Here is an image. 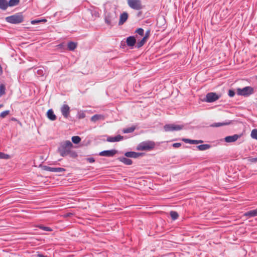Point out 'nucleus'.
<instances>
[{
    "instance_id": "37",
    "label": "nucleus",
    "mask_w": 257,
    "mask_h": 257,
    "mask_svg": "<svg viewBox=\"0 0 257 257\" xmlns=\"http://www.w3.org/2000/svg\"><path fill=\"white\" fill-rule=\"evenodd\" d=\"M136 33H138L141 36H143L144 34V31L142 28H139L136 30Z\"/></svg>"
},
{
    "instance_id": "34",
    "label": "nucleus",
    "mask_w": 257,
    "mask_h": 257,
    "mask_svg": "<svg viewBox=\"0 0 257 257\" xmlns=\"http://www.w3.org/2000/svg\"><path fill=\"white\" fill-rule=\"evenodd\" d=\"M47 20L46 19H42V20H35L31 21V24L33 25H35L37 23H39L40 22H46Z\"/></svg>"
},
{
    "instance_id": "25",
    "label": "nucleus",
    "mask_w": 257,
    "mask_h": 257,
    "mask_svg": "<svg viewBox=\"0 0 257 257\" xmlns=\"http://www.w3.org/2000/svg\"><path fill=\"white\" fill-rule=\"evenodd\" d=\"M20 0H10L8 3V7H14L19 5Z\"/></svg>"
},
{
    "instance_id": "18",
    "label": "nucleus",
    "mask_w": 257,
    "mask_h": 257,
    "mask_svg": "<svg viewBox=\"0 0 257 257\" xmlns=\"http://www.w3.org/2000/svg\"><path fill=\"white\" fill-rule=\"evenodd\" d=\"M244 215L249 217L257 216V208L254 210H250L244 214Z\"/></svg>"
},
{
    "instance_id": "7",
    "label": "nucleus",
    "mask_w": 257,
    "mask_h": 257,
    "mask_svg": "<svg viewBox=\"0 0 257 257\" xmlns=\"http://www.w3.org/2000/svg\"><path fill=\"white\" fill-rule=\"evenodd\" d=\"M183 128V125H175L173 124H166L164 127V130L166 132H172L174 131H179Z\"/></svg>"
},
{
    "instance_id": "41",
    "label": "nucleus",
    "mask_w": 257,
    "mask_h": 257,
    "mask_svg": "<svg viewBox=\"0 0 257 257\" xmlns=\"http://www.w3.org/2000/svg\"><path fill=\"white\" fill-rule=\"evenodd\" d=\"M235 95V92H234L233 90H229L228 91V95L230 96V97H233Z\"/></svg>"
},
{
    "instance_id": "39",
    "label": "nucleus",
    "mask_w": 257,
    "mask_h": 257,
    "mask_svg": "<svg viewBox=\"0 0 257 257\" xmlns=\"http://www.w3.org/2000/svg\"><path fill=\"white\" fill-rule=\"evenodd\" d=\"M85 117V114L83 112H80L78 113V118L79 119L84 118Z\"/></svg>"
},
{
    "instance_id": "3",
    "label": "nucleus",
    "mask_w": 257,
    "mask_h": 257,
    "mask_svg": "<svg viewBox=\"0 0 257 257\" xmlns=\"http://www.w3.org/2000/svg\"><path fill=\"white\" fill-rule=\"evenodd\" d=\"M155 143L153 141L144 142L140 143L137 147L139 151H150L155 148Z\"/></svg>"
},
{
    "instance_id": "15",
    "label": "nucleus",
    "mask_w": 257,
    "mask_h": 257,
    "mask_svg": "<svg viewBox=\"0 0 257 257\" xmlns=\"http://www.w3.org/2000/svg\"><path fill=\"white\" fill-rule=\"evenodd\" d=\"M123 137L120 135H117L114 137H108L107 141L109 142H119L123 139Z\"/></svg>"
},
{
    "instance_id": "44",
    "label": "nucleus",
    "mask_w": 257,
    "mask_h": 257,
    "mask_svg": "<svg viewBox=\"0 0 257 257\" xmlns=\"http://www.w3.org/2000/svg\"><path fill=\"white\" fill-rule=\"evenodd\" d=\"M37 255H38V256H39V257H48V256H47V255H43V254H38Z\"/></svg>"
},
{
    "instance_id": "27",
    "label": "nucleus",
    "mask_w": 257,
    "mask_h": 257,
    "mask_svg": "<svg viewBox=\"0 0 257 257\" xmlns=\"http://www.w3.org/2000/svg\"><path fill=\"white\" fill-rule=\"evenodd\" d=\"M147 41V40H146L145 38H143L141 41H140L139 42H138L137 43V45H136L137 47L138 48H141L146 43Z\"/></svg>"
},
{
    "instance_id": "12",
    "label": "nucleus",
    "mask_w": 257,
    "mask_h": 257,
    "mask_svg": "<svg viewBox=\"0 0 257 257\" xmlns=\"http://www.w3.org/2000/svg\"><path fill=\"white\" fill-rule=\"evenodd\" d=\"M239 136L234 135L233 136H227L225 138V141L227 143H231L236 141L239 138Z\"/></svg>"
},
{
    "instance_id": "5",
    "label": "nucleus",
    "mask_w": 257,
    "mask_h": 257,
    "mask_svg": "<svg viewBox=\"0 0 257 257\" xmlns=\"http://www.w3.org/2000/svg\"><path fill=\"white\" fill-rule=\"evenodd\" d=\"M126 1L129 7L134 10L140 11L144 8L141 0H126Z\"/></svg>"
},
{
    "instance_id": "23",
    "label": "nucleus",
    "mask_w": 257,
    "mask_h": 257,
    "mask_svg": "<svg viewBox=\"0 0 257 257\" xmlns=\"http://www.w3.org/2000/svg\"><path fill=\"white\" fill-rule=\"evenodd\" d=\"M230 123L229 121H226L224 122H217L214 123L210 125L211 127H220L221 126L228 125Z\"/></svg>"
},
{
    "instance_id": "4",
    "label": "nucleus",
    "mask_w": 257,
    "mask_h": 257,
    "mask_svg": "<svg viewBox=\"0 0 257 257\" xmlns=\"http://www.w3.org/2000/svg\"><path fill=\"white\" fill-rule=\"evenodd\" d=\"M254 92V89L251 86H246L243 88L236 89V93L238 95L248 96Z\"/></svg>"
},
{
    "instance_id": "43",
    "label": "nucleus",
    "mask_w": 257,
    "mask_h": 257,
    "mask_svg": "<svg viewBox=\"0 0 257 257\" xmlns=\"http://www.w3.org/2000/svg\"><path fill=\"white\" fill-rule=\"evenodd\" d=\"M181 144L179 143H174L173 144V147L174 148H179L181 146Z\"/></svg>"
},
{
    "instance_id": "13",
    "label": "nucleus",
    "mask_w": 257,
    "mask_h": 257,
    "mask_svg": "<svg viewBox=\"0 0 257 257\" xmlns=\"http://www.w3.org/2000/svg\"><path fill=\"white\" fill-rule=\"evenodd\" d=\"M126 43L128 46L133 47L136 43V40L134 37L130 36L127 38Z\"/></svg>"
},
{
    "instance_id": "35",
    "label": "nucleus",
    "mask_w": 257,
    "mask_h": 257,
    "mask_svg": "<svg viewBox=\"0 0 257 257\" xmlns=\"http://www.w3.org/2000/svg\"><path fill=\"white\" fill-rule=\"evenodd\" d=\"M5 86L2 84L0 85V96L5 94Z\"/></svg>"
},
{
    "instance_id": "40",
    "label": "nucleus",
    "mask_w": 257,
    "mask_h": 257,
    "mask_svg": "<svg viewBox=\"0 0 257 257\" xmlns=\"http://www.w3.org/2000/svg\"><path fill=\"white\" fill-rule=\"evenodd\" d=\"M150 30H148L146 33H145V36L143 37L144 38H145L146 40H148V38L150 36Z\"/></svg>"
},
{
    "instance_id": "22",
    "label": "nucleus",
    "mask_w": 257,
    "mask_h": 257,
    "mask_svg": "<svg viewBox=\"0 0 257 257\" xmlns=\"http://www.w3.org/2000/svg\"><path fill=\"white\" fill-rule=\"evenodd\" d=\"M77 46V44L76 43L73 42H69L68 43V49L70 51H73L74 50Z\"/></svg>"
},
{
    "instance_id": "42",
    "label": "nucleus",
    "mask_w": 257,
    "mask_h": 257,
    "mask_svg": "<svg viewBox=\"0 0 257 257\" xmlns=\"http://www.w3.org/2000/svg\"><path fill=\"white\" fill-rule=\"evenodd\" d=\"M86 161L90 163H93L95 160L93 158H88L86 159Z\"/></svg>"
},
{
    "instance_id": "32",
    "label": "nucleus",
    "mask_w": 257,
    "mask_h": 257,
    "mask_svg": "<svg viewBox=\"0 0 257 257\" xmlns=\"http://www.w3.org/2000/svg\"><path fill=\"white\" fill-rule=\"evenodd\" d=\"M250 136L252 139L257 140V129L252 130Z\"/></svg>"
},
{
    "instance_id": "38",
    "label": "nucleus",
    "mask_w": 257,
    "mask_h": 257,
    "mask_svg": "<svg viewBox=\"0 0 257 257\" xmlns=\"http://www.w3.org/2000/svg\"><path fill=\"white\" fill-rule=\"evenodd\" d=\"M247 161L251 162V163H256L257 162V158H251V157H248L246 158Z\"/></svg>"
},
{
    "instance_id": "16",
    "label": "nucleus",
    "mask_w": 257,
    "mask_h": 257,
    "mask_svg": "<svg viewBox=\"0 0 257 257\" xmlns=\"http://www.w3.org/2000/svg\"><path fill=\"white\" fill-rule=\"evenodd\" d=\"M47 116L50 120L52 121H54L56 119V116L52 109H50L47 111Z\"/></svg>"
},
{
    "instance_id": "30",
    "label": "nucleus",
    "mask_w": 257,
    "mask_h": 257,
    "mask_svg": "<svg viewBox=\"0 0 257 257\" xmlns=\"http://www.w3.org/2000/svg\"><path fill=\"white\" fill-rule=\"evenodd\" d=\"M37 227L43 230H45V231H52V229L49 227L44 226L41 225H38Z\"/></svg>"
},
{
    "instance_id": "17",
    "label": "nucleus",
    "mask_w": 257,
    "mask_h": 257,
    "mask_svg": "<svg viewBox=\"0 0 257 257\" xmlns=\"http://www.w3.org/2000/svg\"><path fill=\"white\" fill-rule=\"evenodd\" d=\"M125 156L126 157L129 158H137L140 156L141 154L139 153H136L134 152H128L125 153L124 154Z\"/></svg>"
},
{
    "instance_id": "6",
    "label": "nucleus",
    "mask_w": 257,
    "mask_h": 257,
    "mask_svg": "<svg viewBox=\"0 0 257 257\" xmlns=\"http://www.w3.org/2000/svg\"><path fill=\"white\" fill-rule=\"evenodd\" d=\"M116 19V16L115 14L107 13L105 15V22L107 25L112 26Z\"/></svg>"
},
{
    "instance_id": "11",
    "label": "nucleus",
    "mask_w": 257,
    "mask_h": 257,
    "mask_svg": "<svg viewBox=\"0 0 257 257\" xmlns=\"http://www.w3.org/2000/svg\"><path fill=\"white\" fill-rule=\"evenodd\" d=\"M62 115L66 118L68 117L70 113V107L68 105L64 104L61 108Z\"/></svg>"
},
{
    "instance_id": "19",
    "label": "nucleus",
    "mask_w": 257,
    "mask_h": 257,
    "mask_svg": "<svg viewBox=\"0 0 257 257\" xmlns=\"http://www.w3.org/2000/svg\"><path fill=\"white\" fill-rule=\"evenodd\" d=\"M104 117L101 114H95L91 117V120L93 122H96L99 120H104Z\"/></svg>"
},
{
    "instance_id": "26",
    "label": "nucleus",
    "mask_w": 257,
    "mask_h": 257,
    "mask_svg": "<svg viewBox=\"0 0 257 257\" xmlns=\"http://www.w3.org/2000/svg\"><path fill=\"white\" fill-rule=\"evenodd\" d=\"M136 129L135 126H132L123 130L122 132L124 134L130 133L133 132Z\"/></svg>"
},
{
    "instance_id": "31",
    "label": "nucleus",
    "mask_w": 257,
    "mask_h": 257,
    "mask_svg": "<svg viewBox=\"0 0 257 257\" xmlns=\"http://www.w3.org/2000/svg\"><path fill=\"white\" fill-rule=\"evenodd\" d=\"M182 141L185 143H189L190 144H196L197 140H190L188 139H183Z\"/></svg>"
},
{
    "instance_id": "10",
    "label": "nucleus",
    "mask_w": 257,
    "mask_h": 257,
    "mask_svg": "<svg viewBox=\"0 0 257 257\" xmlns=\"http://www.w3.org/2000/svg\"><path fill=\"white\" fill-rule=\"evenodd\" d=\"M117 151L115 150L103 151L99 153V155L101 156L112 157L114 156Z\"/></svg>"
},
{
    "instance_id": "8",
    "label": "nucleus",
    "mask_w": 257,
    "mask_h": 257,
    "mask_svg": "<svg viewBox=\"0 0 257 257\" xmlns=\"http://www.w3.org/2000/svg\"><path fill=\"white\" fill-rule=\"evenodd\" d=\"M219 97L220 96L216 93L210 92L206 94L205 101L208 102H212L218 100Z\"/></svg>"
},
{
    "instance_id": "1",
    "label": "nucleus",
    "mask_w": 257,
    "mask_h": 257,
    "mask_svg": "<svg viewBox=\"0 0 257 257\" xmlns=\"http://www.w3.org/2000/svg\"><path fill=\"white\" fill-rule=\"evenodd\" d=\"M73 146V144L70 141H63L60 144L58 149V152L62 157L70 155L73 158H75L77 155L76 152L71 151Z\"/></svg>"
},
{
    "instance_id": "33",
    "label": "nucleus",
    "mask_w": 257,
    "mask_h": 257,
    "mask_svg": "<svg viewBox=\"0 0 257 257\" xmlns=\"http://www.w3.org/2000/svg\"><path fill=\"white\" fill-rule=\"evenodd\" d=\"M10 156L9 155L6 154L4 153L0 152V159H9Z\"/></svg>"
},
{
    "instance_id": "20",
    "label": "nucleus",
    "mask_w": 257,
    "mask_h": 257,
    "mask_svg": "<svg viewBox=\"0 0 257 257\" xmlns=\"http://www.w3.org/2000/svg\"><path fill=\"white\" fill-rule=\"evenodd\" d=\"M119 160L126 165H130L132 164V160L125 157H120L118 158Z\"/></svg>"
},
{
    "instance_id": "2",
    "label": "nucleus",
    "mask_w": 257,
    "mask_h": 257,
    "mask_svg": "<svg viewBox=\"0 0 257 257\" xmlns=\"http://www.w3.org/2000/svg\"><path fill=\"white\" fill-rule=\"evenodd\" d=\"M7 22L11 24H19L23 22L24 17L21 13H17L6 18Z\"/></svg>"
},
{
    "instance_id": "36",
    "label": "nucleus",
    "mask_w": 257,
    "mask_h": 257,
    "mask_svg": "<svg viewBox=\"0 0 257 257\" xmlns=\"http://www.w3.org/2000/svg\"><path fill=\"white\" fill-rule=\"evenodd\" d=\"M9 113H10L9 110H6V111H3L0 114V117H1L2 118H5Z\"/></svg>"
},
{
    "instance_id": "14",
    "label": "nucleus",
    "mask_w": 257,
    "mask_h": 257,
    "mask_svg": "<svg viewBox=\"0 0 257 257\" xmlns=\"http://www.w3.org/2000/svg\"><path fill=\"white\" fill-rule=\"evenodd\" d=\"M128 18V14L126 12H123L120 16L119 21L118 23L119 25H122Z\"/></svg>"
},
{
    "instance_id": "21",
    "label": "nucleus",
    "mask_w": 257,
    "mask_h": 257,
    "mask_svg": "<svg viewBox=\"0 0 257 257\" xmlns=\"http://www.w3.org/2000/svg\"><path fill=\"white\" fill-rule=\"evenodd\" d=\"M8 7V3L6 0H0V9L3 10H6Z\"/></svg>"
},
{
    "instance_id": "24",
    "label": "nucleus",
    "mask_w": 257,
    "mask_h": 257,
    "mask_svg": "<svg viewBox=\"0 0 257 257\" xmlns=\"http://www.w3.org/2000/svg\"><path fill=\"white\" fill-rule=\"evenodd\" d=\"M197 148L200 151H204L209 149L210 148V146L208 144H203L197 146Z\"/></svg>"
},
{
    "instance_id": "46",
    "label": "nucleus",
    "mask_w": 257,
    "mask_h": 257,
    "mask_svg": "<svg viewBox=\"0 0 257 257\" xmlns=\"http://www.w3.org/2000/svg\"><path fill=\"white\" fill-rule=\"evenodd\" d=\"M3 106V104H0V108Z\"/></svg>"
},
{
    "instance_id": "9",
    "label": "nucleus",
    "mask_w": 257,
    "mask_h": 257,
    "mask_svg": "<svg viewBox=\"0 0 257 257\" xmlns=\"http://www.w3.org/2000/svg\"><path fill=\"white\" fill-rule=\"evenodd\" d=\"M42 168L44 170L53 172H64L65 171V169L63 168H54L49 167L47 166H43L42 167Z\"/></svg>"
},
{
    "instance_id": "45",
    "label": "nucleus",
    "mask_w": 257,
    "mask_h": 257,
    "mask_svg": "<svg viewBox=\"0 0 257 257\" xmlns=\"http://www.w3.org/2000/svg\"><path fill=\"white\" fill-rule=\"evenodd\" d=\"M203 143V141L202 140H197L196 144H200Z\"/></svg>"
},
{
    "instance_id": "29",
    "label": "nucleus",
    "mask_w": 257,
    "mask_h": 257,
    "mask_svg": "<svg viewBox=\"0 0 257 257\" xmlns=\"http://www.w3.org/2000/svg\"><path fill=\"white\" fill-rule=\"evenodd\" d=\"M170 214L173 220L176 219L179 216L178 213L174 211H171Z\"/></svg>"
},
{
    "instance_id": "28",
    "label": "nucleus",
    "mask_w": 257,
    "mask_h": 257,
    "mask_svg": "<svg viewBox=\"0 0 257 257\" xmlns=\"http://www.w3.org/2000/svg\"><path fill=\"white\" fill-rule=\"evenodd\" d=\"M71 139L73 143L75 144H79L81 141V138L79 136H73Z\"/></svg>"
}]
</instances>
